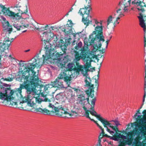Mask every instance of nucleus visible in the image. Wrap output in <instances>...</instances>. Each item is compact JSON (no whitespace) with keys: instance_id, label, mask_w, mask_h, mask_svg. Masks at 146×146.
Here are the masks:
<instances>
[{"instance_id":"f257e3e1","label":"nucleus","mask_w":146,"mask_h":146,"mask_svg":"<svg viewBox=\"0 0 146 146\" xmlns=\"http://www.w3.org/2000/svg\"><path fill=\"white\" fill-rule=\"evenodd\" d=\"M46 46V63L47 64L53 63L56 64L60 68H62L65 67V64L69 60V56L67 55L64 57L62 60L60 58L62 54L56 53L54 48V46Z\"/></svg>"},{"instance_id":"f03ea898","label":"nucleus","mask_w":146,"mask_h":146,"mask_svg":"<svg viewBox=\"0 0 146 146\" xmlns=\"http://www.w3.org/2000/svg\"><path fill=\"white\" fill-rule=\"evenodd\" d=\"M100 26L97 25L95 28L94 30L92 33L89 36V38H85L84 41L86 43L90 45H92L95 41L98 42L99 44V48L102 46V44L101 41L104 42L105 40L104 37L103 35V27L102 26V23H100Z\"/></svg>"},{"instance_id":"7ed1b4c3","label":"nucleus","mask_w":146,"mask_h":146,"mask_svg":"<svg viewBox=\"0 0 146 146\" xmlns=\"http://www.w3.org/2000/svg\"><path fill=\"white\" fill-rule=\"evenodd\" d=\"M54 94L50 93H46V114L48 115L54 114L56 115L61 108L62 105L55 101Z\"/></svg>"},{"instance_id":"20e7f679","label":"nucleus","mask_w":146,"mask_h":146,"mask_svg":"<svg viewBox=\"0 0 146 146\" xmlns=\"http://www.w3.org/2000/svg\"><path fill=\"white\" fill-rule=\"evenodd\" d=\"M27 90V92L28 95L25 96L23 98L24 100L23 102H20V103H23L24 102H27L30 104L31 106L35 105L36 103H40L41 102L46 101V98L42 99L41 97L38 98L35 97L34 95L35 93L33 92V89L31 88L28 87Z\"/></svg>"},{"instance_id":"39448f33","label":"nucleus","mask_w":146,"mask_h":146,"mask_svg":"<svg viewBox=\"0 0 146 146\" xmlns=\"http://www.w3.org/2000/svg\"><path fill=\"white\" fill-rule=\"evenodd\" d=\"M96 100V99L95 98L90 100V104L89 105H90L91 107L89 109L90 110H87V108L85 106H84L83 109L85 111V116L86 117L94 122L97 125V124H99L97 122V121H96L93 119H91L89 116V113H90L92 115L96 117L100 121H101L103 118L100 116V115H98L96 111L94 110V107L95 105Z\"/></svg>"},{"instance_id":"423d86ee","label":"nucleus","mask_w":146,"mask_h":146,"mask_svg":"<svg viewBox=\"0 0 146 146\" xmlns=\"http://www.w3.org/2000/svg\"><path fill=\"white\" fill-rule=\"evenodd\" d=\"M62 79L64 80L67 85L68 86H69L72 78L70 76L68 75L65 72H61L55 81L52 82V83L53 84L55 87H57L58 88H64L63 82L61 81Z\"/></svg>"},{"instance_id":"0eeeda50","label":"nucleus","mask_w":146,"mask_h":146,"mask_svg":"<svg viewBox=\"0 0 146 146\" xmlns=\"http://www.w3.org/2000/svg\"><path fill=\"white\" fill-rule=\"evenodd\" d=\"M90 6V5H88L87 6L85 7L84 8H81L78 12V13L82 17V21L86 27L90 24H92L91 17L90 15V10L92 9Z\"/></svg>"},{"instance_id":"6e6552de","label":"nucleus","mask_w":146,"mask_h":146,"mask_svg":"<svg viewBox=\"0 0 146 146\" xmlns=\"http://www.w3.org/2000/svg\"><path fill=\"white\" fill-rule=\"evenodd\" d=\"M143 5H142L140 8H138L137 9L139 11H141L142 13H139V16L138 17L139 19L140 25L143 28L144 31V50L145 51V47L146 46V14H144L143 13L145 11V10L143 8V7H146V5L145 4V3L142 2Z\"/></svg>"},{"instance_id":"1a4fd4ad","label":"nucleus","mask_w":146,"mask_h":146,"mask_svg":"<svg viewBox=\"0 0 146 146\" xmlns=\"http://www.w3.org/2000/svg\"><path fill=\"white\" fill-rule=\"evenodd\" d=\"M84 46L80 50L81 52L80 54L78 52L75 51V60L76 61H79L80 59H82L84 62H88V60L89 58L88 57L89 49L88 46H90L88 44L86 43V42L84 41Z\"/></svg>"},{"instance_id":"9d476101","label":"nucleus","mask_w":146,"mask_h":146,"mask_svg":"<svg viewBox=\"0 0 146 146\" xmlns=\"http://www.w3.org/2000/svg\"><path fill=\"white\" fill-rule=\"evenodd\" d=\"M140 109H138L136 113L133 116V118H135L136 121L133 123H131V127H133V125L137 126L138 125L144 126V128H146V110L143 111L142 113L143 116L139 115L137 116L138 114H140Z\"/></svg>"},{"instance_id":"9b49d317","label":"nucleus","mask_w":146,"mask_h":146,"mask_svg":"<svg viewBox=\"0 0 146 146\" xmlns=\"http://www.w3.org/2000/svg\"><path fill=\"white\" fill-rule=\"evenodd\" d=\"M25 70L23 74V77L27 79L31 85L37 83L39 79L36 75V72L33 70V69L31 70L28 72L27 71V69L25 68Z\"/></svg>"},{"instance_id":"f8f14e48","label":"nucleus","mask_w":146,"mask_h":146,"mask_svg":"<svg viewBox=\"0 0 146 146\" xmlns=\"http://www.w3.org/2000/svg\"><path fill=\"white\" fill-rule=\"evenodd\" d=\"M34 60L32 63H29L25 67L27 69V72L30 71L31 70L34 69L35 67H39L41 66L44 63L46 55H43L42 57L39 58L37 57H35Z\"/></svg>"},{"instance_id":"ddd939ff","label":"nucleus","mask_w":146,"mask_h":146,"mask_svg":"<svg viewBox=\"0 0 146 146\" xmlns=\"http://www.w3.org/2000/svg\"><path fill=\"white\" fill-rule=\"evenodd\" d=\"M73 89L76 92L77 94V96L78 97V100L79 103L82 106V108L85 106L86 100L87 101L89 105L90 104V101L89 100V96L86 97V95L85 93L81 91L79 89H77L75 88H73Z\"/></svg>"},{"instance_id":"4468645a","label":"nucleus","mask_w":146,"mask_h":146,"mask_svg":"<svg viewBox=\"0 0 146 146\" xmlns=\"http://www.w3.org/2000/svg\"><path fill=\"white\" fill-rule=\"evenodd\" d=\"M76 66L75 68L74 71L76 73L79 74L80 72L83 74V76L86 77V79L87 77H90L88 76V72L90 71L89 68L90 67V64H88V62H86L84 66L79 65V64L77 62H76Z\"/></svg>"},{"instance_id":"2eb2a0df","label":"nucleus","mask_w":146,"mask_h":146,"mask_svg":"<svg viewBox=\"0 0 146 146\" xmlns=\"http://www.w3.org/2000/svg\"><path fill=\"white\" fill-rule=\"evenodd\" d=\"M137 129H133L130 132H128L127 134V137H129L127 138L126 140H124L121 141L119 143L118 146H125V145H131L134 139V137L138 133Z\"/></svg>"},{"instance_id":"dca6fc26","label":"nucleus","mask_w":146,"mask_h":146,"mask_svg":"<svg viewBox=\"0 0 146 146\" xmlns=\"http://www.w3.org/2000/svg\"><path fill=\"white\" fill-rule=\"evenodd\" d=\"M68 115L70 116H77L78 113L76 111H73L72 110L70 111L68 108L62 106L61 108L59 109L56 115L58 116L63 117H67Z\"/></svg>"},{"instance_id":"f3484780","label":"nucleus","mask_w":146,"mask_h":146,"mask_svg":"<svg viewBox=\"0 0 146 146\" xmlns=\"http://www.w3.org/2000/svg\"><path fill=\"white\" fill-rule=\"evenodd\" d=\"M4 95L6 97V99L10 101V103L12 105H16L17 103L16 102H13L12 100H14V98L12 96L13 94L14 93V91L12 90L10 88H5L4 90Z\"/></svg>"},{"instance_id":"a211bd4d","label":"nucleus","mask_w":146,"mask_h":146,"mask_svg":"<svg viewBox=\"0 0 146 146\" xmlns=\"http://www.w3.org/2000/svg\"><path fill=\"white\" fill-rule=\"evenodd\" d=\"M50 27H49L48 25H46V37L47 39L46 40V44H47L46 46L48 45V46H54L52 45L51 44L50 42L52 41L54 36V34L51 32V29H50Z\"/></svg>"},{"instance_id":"6ab92c4d","label":"nucleus","mask_w":146,"mask_h":146,"mask_svg":"<svg viewBox=\"0 0 146 146\" xmlns=\"http://www.w3.org/2000/svg\"><path fill=\"white\" fill-rule=\"evenodd\" d=\"M71 40V38H69L68 39L65 40V42H64L63 40L60 39L59 42L58 46H60L62 51L63 52V53L65 52V50H66V48L68 44H70V41Z\"/></svg>"},{"instance_id":"aec40b11","label":"nucleus","mask_w":146,"mask_h":146,"mask_svg":"<svg viewBox=\"0 0 146 146\" xmlns=\"http://www.w3.org/2000/svg\"><path fill=\"white\" fill-rule=\"evenodd\" d=\"M0 20L1 21L3 27L5 30L9 31V33L12 31V28L10 26L9 22L6 20V18L3 16H0Z\"/></svg>"},{"instance_id":"412c9836","label":"nucleus","mask_w":146,"mask_h":146,"mask_svg":"<svg viewBox=\"0 0 146 146\" xmlns=\"http://www.w3.org/2000/svg\"><path fill=\"white\" fill-rule=\"evenodd\" d=\"M2 13L5 16H8L11 17L14 14V12L10 11L9 8H7L1 4L0 5V14Z\"/></svg>"},{"instance_id":"4be33fe9","label":"nucleus","mask_w":146,"mask_h":146,"mask_svg":"<svg viewBox=\"0 0 146 146\" xmlns=\"http://www.w3.org/2000/svg\"><path fill=\"white\" fill-rule=\"evenodd\" d=\"M100 121L103 124L104 127L106 128V129L107 128H108V126L110 127L113 130L115 131V127H114V126L113 125H114V124L112 123V122H111L110 121H108L107 120L103 118Z\"/></svg>"},{"instance_id":"5701e85b","label":"nucleus","mask_w":146,"mask_h":146,"mask_svg":"<svg viewBox=\"0 0 146 146\" xmlns=\"http://www.w3.org/2000/svg\"><path fill=\"white\" fill-rule=\"evenodd\" d=\"M85 82L86 83V85L87 86L90 87V94H91L92 92L94 93V85L91 84L92 80L90 77L86 78L85 80Z\"/></svg>"},{"instance_id":"b1692460","label":"nucleus","mask_w":146,"mask_h":146,"mask_svg":"<svg viewBox=\"0 0 146 146\" xmlns=\"http://www.w3.org/2000/svg\"><path fill=\"white\" fill-rule=\"evenodd\" d=\"M38 30L40 31V38L42 42L44 41L45 43L46 41V26L44 27H40Z\"/></svg>"},{"instance_id":"393cba45","label":"nucleus","mask_w":146,"mask_h":146,"mask_svg":"<svg viewBox=\"0 0 146 146\" xmlns=\"http://www.w3.org/2000/svg\"><path fill=\"white\" fill-rule=\"evenodd\" d=\"M88 57H89L88 60V64H90V67L91 66V62L92 61V59H94L95 58L97 60L98 62L99 60L97 57V56L94 54V53L93 52H90V50H89L88 54Z\"/></svg>"},{"instance_id":"a878e982","label":"nucleus","mask_w":146,"mask_h":146,"mask_svg":"<svg viewBox=\"0 0 146 146\" xmlns=\"http://www.w3.org/2000/svg\"><path fill=\"white\" fill-rule=\"evenodd\" d=\"M14 27L16 28L17 30L19 31L22 30L23 29L27 28L29 25V23H22L21 24L15 23L13 25Z\"/></svg>"},{"instance_id":"bb28decb","label":"nucleus","mask_w":146,"mask_h":146,"mask_svg":"<svg viewBox=\"0 0 146 146\" xmlns=\"http://www.w3.org/2000/svg\"><path fill=\"white\" fill-rule=\"evenodd\" d=\"M119 132H116L115 135L114 136H112L111 138V139L114 141H117L119 138L127 139V136L123 135V134H121V133H119Z\"/></svg>"},{"instance_id":"cd10ccee","label":"nucleus","mask_w":146,"mask_h":146,"mask_svg":"<svg viewBox=\"0 0 146 146\" xmlns=\"http://www.w3.org/2000/svg\"><path fill=\"white\" fill-rule=\"evenodd\" d=\"M54 88L55 86H54L52 83V84H46V93H50L54 94L56 90Z\"/></svg>"},{"instance_id":"c85d7f7f","label":"nucleus","mask_w":146,"mask_h":146,"mask_svg":"<svg viewBox=\"0 0 146 146\" xmlns=\"http://www.w3.org/2000/svg\"><path fill=\"white\" fill-rule=\"evenodd\" d=\"M21 79H24V82L22 84H21L20 86V87L22 89V88H25V89H27L28 87H29V85L31 84L29 82V81L26 78H24L23 77V75L22 76Z\"/></svg>"},{"instance_id":"c756f323","label":"nucleus","mask_w":146,"mask_h":146,"mask_svg":"<svg viewBox=\"0 0 146 146\" xmlns=\"http://www.w3.org/2000/svg\"><path fill=\"white\" fill-rule=\"evenodd\" d=\"M8 39L7 38H5L3 41V43L2 45L0 46V49L1 52L4 51V50H5V48L7 46V48L10 46V43H7L6 41Z\"/></svg>"},{"instance_id":"7c9ffc66","label":"nucleus","mask_w":146,"mask_h":146,"mask_svg":"<svg viewBox=\"0 0 146 146\" xmlns=\"http://www.w3.org/2000/svg\"><path fill=\"white\" fill-rule=\"evenodd\" d=\"M17 9L19 10V12L17 13L14 12V14H13L11 17L13 19H19L21 18V9Z\"/></svg>"},{"instance_id":"2f4dec72","label":"nucleus","mask_w":146,"mask_h":146,"mask_svg":"<svg viewBox=\"0 0 146 146\" xmlns=\"http://www.w3.org/2000/svg\"><path fill=\"white\" fill-rule=\"evenodd\" d=\"M112 17L111 15L110 16L107 20V27L108 29H111V27L110 26V24L111 23H113L112 22Z\"/></svg>"},{"instance_id":"473e14b6","label":"nucleus","mask_w":146,"mask_h":146,"mask_svg":"<svg viewBox=\"0 0 146 146\" xmlns=\"http://www.w3.org/2000/svg\"><path fill=\"white\" fill-rule=\"evenodd\" d=\"M64 27H65V33L66 35L70 34L71 33L72 31V27H71L70 26H66L64 25Z\"/></svg>"},{"instance_id":"72a5a7b5","label":"nucleus","mask_w":146,"mask_h":146,"mask_svg":"<svg viewBox=\"0 0 146 146\" xmlns=\"http://www.w3.org/2000/svg\"><path fill=\"white\" fill-rule=\"evenodd\" d=\"M76 65L73 63H69L67 65L68 70L69 71L74 70Z\"/></svg>"},{"instance_id":"f704fd0d","label":"nucleus","mask_w":146,"mask_h":146,"mask_svg":"<svg viewBox=\"0 0 146 146\" xmlns=\"http://www.w3.org/2000/svg\"><path fill=\"white\" fill-rule=\"evenodd\" d=\"M95 42L94 44V45H95V46H94V49L93 50V51H90V52H93L94 53V54L95 52H96L98 50V49H99L100 48H99V44L98 43V42L97 41H95ZM92 44H93V43H92Z\"/></svg>"},{"instance_id":"c9c22d12","label":"nucleus","mask_w":146,"mask_h":146,"mask_svg":"<svg viewBox=\"0 0 146 146\" xmlns=\"http://www.w3.org/2000/svg\"><path fill=\"white\" fill-rule=\"evenodd\" d=\"M21 18H22L26 19L29 18V15L26 13L25 11L23 10L22 8H21Z\"/></svg>"},{"instance_id":"e433bc0d","label":"nucleus","mask_w":146,"mask_h":146,"mask_svg":"<svg viewBox=\"0 0 146 146\" xmlns=\"http://www.w3.org/2000/svg\"><path fill=\"white\" fill-rule=\"evenodd\" d=\"M133 144L135 146H142L143 143L139 141L138 139L135 137L134 139Z\"/></svg>"},{"instance_id":"4c0bfd02","label":"nucleus","mask_w":146,"mask_h":146,"mask_svg":"<svg viewBox=\"0 0 146 146\" xmlns=\"http://www.w3.org/2000/svg\"><path fill=\"white\" fill-rule=\"evenodd\" d=\"M110 121L111 122H114L115 123V125L114 126L115 129V132H120V131L119 130L118 128V126L120 125L119 121L116 120H112Z\"/></svg>"},{"instance_id":"58836bf2","label":"nucleus","mask_w":146,"mask_h":146,"mask_svg":"<svg viewBox=\"0 0 146 146\" xmlns=\"http://www.w3.org/2000/svg\"><path fill=\"white\" fill-rule=\"evenodd\" d=\"M97 126L101 129L102 133V134H103V136L110 138L111 139V138L112 137L108 135L107 134H105L104 132V129L99 124H97Z\"/></svg>"},{"instance_id":"ea45409f","label":"nucleus","mask_w":146,"mask_h":146,"mask_svg":"<svg viewBox=\"0 0 146 146\" xmlns=\"http://www.w3.org/2000/svg\"><path fill=\"white\" fill-rule=\"evenodd\" d=\"M119 8L116 11V13L114 14L115 16H121L122 15L124 16V15L122 13L121 11V9H120V7H118Z\"/></svg>"},{"instance_id":"a19ab883","label":"nucleus","mask_w":146,"mask_h":146,"mask_svg":"<svg viewBox=\"0 0 146 146\" xmlns=\"http://www.w3.org/2000/svg\"><path fill=\"white\" fill-rule=\"evenodd\" d=\"M56 100L59 101H62L63 99V96L60 94H58L55 97Z\"/></svg>"},{"instance_id":"79ce46f5","label":"nucleus","mask_w":146,"mask_h":146,"mask_svg":"<svg viewBox=\"0 0 146 146\" xmlns=\"http://www.w3.org/2000/svg\"><path fill=\"white\" fill-rule=\"evenodd\" d=\"M82 45V43L81 42L78 43V44H76V46H75L74 48L76 50H79L80 48L81 49L82 48L81 47Z\"/></svg>"},{"instance_id":"37998d69","label":"nucleus","mask_w":146,"mask_h":146,"mask_svg":"<svg viewBox=\"0 0 146 146\" xmlns=\"http://www.w3.org/2000/svg\"><path fill=\"white\" fill-rule=\"evenodd\" d=\"M36 111L40 112L42 114H44L46 112V110L44 109H42L40 108H39L36 109Z\"/></svg>"},{"instance_id":"c03bdc74","label":"nucleus","mask_w":146,"mask_h":146,"mask_svg":"<svg viewBox=\"0 0 146 146\" xmlns=\"http://www.w3.org/2000/svg\"><path fill=\"white\" fill-rule=\"evenodd\" d=\"M117 22V20L116 19L115 21L113 23V25L111 26V31H113L114 30V28L115 26V23Z\"/></svg>"},{"instance_id":"a18cd8bd","label":"nucleus","mask_w":146,"mask_h":146,"mask_svg":"<svg viewBox=\"0 0 146 146\" xmlns=\"http://www.w3.org/2000/svg\"><path fill=\"white\" fill-rule=\"evenodd\" d=\"M106 130L107 131L109 132L111 134L113 135V136H114L115 135V133L113 131H111L109 129L107 128Z\"/></svg>"},{"instance_id":"49530a36","label":"nucleus","mask_w":146,"mask_h":146,"mask_svg":"<svg viewBox=\"0 0 146 146\" xmlns=\"http://www.w3.org/2000/svg\"><path fill=\"white\" fill-rule=\"evenodd\" d=\"M2 79H3L4 80H6L7 81H10L13 80V78H10L8 77L7 78H2Z\"/></svg>"},{"instance_id":"de8ad7c7","label":"nucleus","mask_w":146,"mask_h":146,"mask_svg":"<svg viewBox=\"0 0 146 146\" xmlns=\"http://www.w3.org/2000/svg\"><path fill=\"white\" fill-rule=\"evenodd\" d=\"M40 25H39L38 23H36L35 25L34 26L35 29H36L37 30H38L40 27Z\"/></svg>"},{"instance_id":"09e8293b","label":"nucleus","mask_w":146,"mask_h":146,"mask_svg":"<svg viewBox=\"0 0 146 146\" xmlns=\"http://www.w3.org/2000/svg\"><path fill=\"white\" fill-rule=\"evenodd\" d=\"M101 139H100L99 138H98V143L95 146H100Z\"/></svg>"},{"instance_id":"8fccbe9b","label":"nucleus","mask_w":146,"mask_h":146,"mask_svg":"<svg viewBox=\"0 0 146 146\" xmlns=\"http://www.w3.org/2000/svg\"><path fill=\"white\" fill-rule=\"evenodd\" d=\"M65 28V27H63V26H61L59 27L60 29L62 31L64 32L65 33L66 29Z\"/></svg>"},{"instance_id":"3c124183","label":"nucleus","mask_w":146,"mask_h":146,"mask_svg":"<svg viewBox=\"0 0 146 146\" xmlns=\"http://www.w3.org/2000/svg\"><path fill=\"white\" fill-rule=\"evenodd\" d=\"M69 24H68L67 23V24L66 25V26H70L71 27L72 26V21L71 20H69Z\"/></svg>"},{"instance_id":"603ef678","label":"nucleus","mask_w":146,"mask_h":146,"mask_svg":"<svg viewBox=\"0 0 146 146\" xmlns=\"http://www.w3.org/2000/svg\"><path fill=\"white\" fill-rule=\"evenodd\" d=\"M102 62L100 63V66L99 67V70L98 72V74L97 75V79H99V73H100V67H101V64H102Z\"/></svg>"},{"instance_id":"864d4df0","label":"nucleus","mask_w":146,"mask_h":146,"mask_svg":"<svg viewBox=\"0 0 146 146\" xmlns=\"http://www.w3.org/2000/svg\"><path fill=\"white\" fill-rule=\"evenodd\" d=\"M21 90L22 89L20 87L17 90V92L21 94Z\"/></svg>"},{"instance_id":"5fc2aeb1","label":"nucleus","mask_w":146,"mask_h":146,"mask_svg":"<svg viewBox=\"0 0 146 146\" xmlns=\"http://www.w3.org/2000/svg\"><path fill=\"white\" fill-rule=\"evenodd\" d=\"M110 40H109L108 39L106 40V48H107L108 47V42H109L110 41Z\"/></svg>"},{"instance_id":"6e6d98bb","label":"nucleus","mask_w":146,"mask_h":146,"mask_svg":"<svg viewBox=\"0 0 146 146\" xmlns=\"http://www.w3.org/2000/svg\"><path fill=\"white\" fill-rule=\"evenodd\" d=\"M90 91L89 90H87L86 91V93H85L86 95V97H87V96H90Z\"/></svg>"},{"instance_id":"4d7b16f0","label":"nucleus","mask_w":146,"mask_h":146,"mask_svg":"<svg viewBox=\"0 0 146 146\" xmlns=\"http://www.w3.org/2000/svg\"><path fill=\"white\" fill-rule=\"evenodd\" d=\"M7 38L8 40H7V41L5 40L6 41V42L7 43H10V45L11 44V41L9 40V38Z\"/></svg>"},{"instance_id":"13d9d810","label":"nucleus","mask_w":146,"mask_h":146,"mask_svg":"<svg viewBox=\"0 0 146 146\" xmlns=\"http://www.w3.org/2000/svg\"><path fill=\"white\" fill-rule=\"evenodd\" d=\"M146 92H145H145H144V95L143 96V102H144L145 101V98L146 97Z\"/></svg>"},{"instance_id":"bf43d9fd","label":"nucleus","mask_w":146,"mask_h":146,"mask_svg":"<svg viewBox=\"0 0 146 146\" xmlns=\"http://www.w3.org/2000/svg\"><path fill=\"white\" fill-rule=\"evenodd\" d=\"M103 137V134H102V133H101L100 134L98 137V138H99L100 139H102V138Z\"/></svg>"},{"instance_id":"052dcab7","label":"nucleus","mask_w":146,"mask_h":146,"mask_svg":"<svg viewBox=\"0 0 146 146\" xmlns=\"http://www.w3.org/2000/svg\"><path fill=\"white\" fill-rule=\"evenodd\" d=\"M106 48V47L105 48H102V50H99V51L100 52H102V53H104L105 50Z\"/></svg>"},{"instance_id":"680f3d73","label":"nucleus","mask_w":146,"mask_h":146,"mask_svg":"<svg viewBox=\"0 0 146 146\" xmlns=\"http://www.w3.org/2000/svg\"><path fill=\"white\" fill-rule=\"evenodd\" d=\"M90 96L91 98H92V100L93 98H96L95 97L94 98V93H93L92 94H90Z\"/></svg>"},{"instance_id":"e2e57ef3","label":"nucleus","mask_w":146,"mask_h":146,"mask_svg":"<svg viewBox=\"0 0 146 146\" xmlns=\"http://www.w3.org/2000/svg\"><path fill=\"white\" fill-rule=\"evenodd\" d=\"M98 84H95V88H96V90H98Z\"/></svg>"},{"instance_id":"0e129e2a","label":"nucleus","mask_w":146,"mask_h":146,"mask_svg":"<svg viewBox=\"0 0 146 146\" xmlns=\"http://www.w3.org/2000/svg\"><path fill=\"white\" fill-rule=\"evenodd\" d=\"M86 3H87L88 4H90L91 2V0H85Z\"/></svg>"},{"instance_id":"69168bd1","label":"nucleus","mask_w":146,"mask_h":146,"mask_svg":"<svg viewBox=\"0 0 146 146\" xmlns=\"http://www.w3.org/2000/svg\"><path fill=\"white\" fill-rule=\"evenodd\" d=\"M54 26H52L50 27V29H51V30H53L54 29Z\"/></svg>"},{"instance_id":"338daca9","label":"nucleus","mask_w":146,"mask_h":146,"mask_svg":"<svg viewBox=\"0 0 146 146\" xmlns=\"http://www.w3.org/2000/svg\"><path fill=\"white\" fill-rule=\"evenodd\" d=\"M116 19L117 20L119 19L121 16H116Z\"/></svg>"},{"instance_id":"774afa93","label":"nucleus","mask_w":146,"mask_h":146,"mask_svg":"<svg viewBox=\"0 0 146 146\" xmlns=\"http://www.w3.org/2000/svg\"><path fill=\"white\" fill-rule=\"evenodd\" d=\"M144 85H145L144 89H145H145H146V81L145 79V80Z\"/></svg>"}]
</instances>
